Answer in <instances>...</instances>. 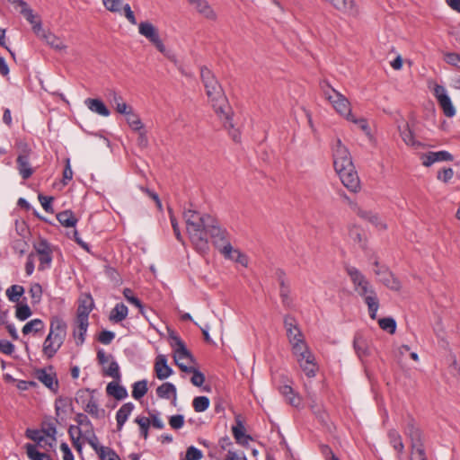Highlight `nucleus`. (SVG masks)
I'll use <instances>...</instances> for the list:
<instances>
[{
  "mask_svg": "<svg viewBox=\"0 0 460 460\" xmlns=\"http://www.w3.org/2000/svg\"><path fill=\"white\" fill-rule=\"evenodd\" d=\"M106 393L108 395L114 397L116 400H123L128 397L127 389L119 385L118 382H111L107 385Z\"/></svg>",
  "mask_w": 460,
  "mask_h": 460,
  "instance_id": "bb28decb",
  "label": "nucleus"
},
{
  "mask_svg": "<svg viewBox=\"0 0 460 460\" xmlns=\"http://www.w3.org/2000/svg\"><path fill=\"white\" fill-rule=\"evenodd\" d=\"M386 288L394 291H399L402 288L400 280L389 270L379 279Z\"/></svg>",
  "mask_w": 460,
  "mask_h": 460,
  "instance_id": "7c9ffc66",
  "label": "nucleus"
},
{
  "mask_svg": "<svg viewBox=\"0 0 460 460\" xmlns=\"http://www.w3.org/2000/svg\"><path fill=\"white\" fill-rule=\"evenodd\" d=\"M350 154L348 148L341 143L340 138H337L335 144L332 146V157L333 161L346 158L349 156Z\"/></svg>",
  "mask_w": 460,
  "mask_h": 460,
  "instance_id": "4c0bfd02",
  "label": "nucleus"
},
{
  "mask_svg": "<svg viewBox=\"0 0 460 460\" xmlns=\"http://www.w3.org/2000/svg\"><path fill=\"white\" fill-rule=\"evenodd\" d=\"M58 221L66 227L75 226L77 219L71 210H65L57 215Z\"/></svg>",
  "mask_w": 460,
  "mask_h": 460,
  "instance_id": "f704fd0d",
  "label": "nucleus"
},
{
  "mask_svg": "<svg viewBox=\"0 0 460 460\" xmlns=\"http://www.w3.org/2000/svg\"><path fill=\"white\" fill-rule=\"evenodd\" d=\"M202 457V452L197 447L190 446L187 448L185 457L181 460H200Z\"/></svg>",
  "mask_w": 460,
  "mask_h": 460,
  "instance_id": "13d9d810",
  "label": "nucleus"
},
{
  "mask_svg": "<svg viewBox=\"0 0 460 460\" xmlns=\"http://www.w3.org/2000/svg\"><path fill=\"white\" fill-rule=\"evenodd\" d=\"M358 215L361 218H364V219L369 221L371 224H373L376 226H380L382 229L386 228V226L380 221L378 215L376 213H373L372 211H366V210L359 209L358 212Z\"/></svg>",
  "mask_w": 460,
  "mask_h": 460,
  "instance_id": "ea45409f",
  "label": "nucleus"
},
{
  "mask_svg": "<svg viewBox=\"0 0 460 460\" xmlns=\"http://www.w3.org/2000/svg\"><path fill=\"white\" fill-rule=\"evenodd\" d=\"M398 130L400 132V136L402 141L407 145L418 149L420 147H424V145L414 139V135L412 130L410 128L409 124L407 122H403L402 125H398Z\"/></svg>",
  "mask_w": 460,
  "mask_h": 460,
  "instance_id": "6ab92c4d",
  "label": "nucleus"
},
{
  "mask_svg": "<svg viewBox=\"0 0 460 460\" xmlns=\"http://www.w3.org/2000/svg\"><path fill=\"white\" fill-rule=\"evenodd\" d=\"M127 123L135 131H140L144 125L137 114L135 113L134 110L125 115Z\"/></svg>",
  "mask_w": 460,
  "mask_h": 460,
  "instance_id": "79ce46f5",
  "label": "nucleus"
},
{
  "mask_svg": "<svg viewBox=\"0 0 460 460\" xmlns=\"http://www.w3.org/2000/svg\"><path fill=\"white\" fill-rule=\"evenodd\" d=\"M135 405L132 402L124 403L116 413L117 429L121 430L123 425L133 411Z\"/></svg>",
  "mask_w": 460,
  "mask_h": 460,
  "instance_id": "5701e85b",
  "label": "nucleus"
},
{
  "mask_svg": "<svg viewBox=\"0 0 460 460\" xmlns=\"http://www.w3.org/2000/svg\"><path fill=\"white\" fill-rule=\"evenodd\" d=\"M434 95L437 98L445 116L448 118L454 117L456 115V110L449 96L447 94L445 87L436 84L434 87Z\"/></svg>",
  "mask_w": 460,
  "mask_h": 460,
  "instance_id": "dca6fc26",
  "label": "nucleus"
},
{
  "mask_svg": "<svg viewBox=\"0 0 460 460\" xmlns=\"http://www.w3.org/2000/svg\"><path fill=\"white\" fill-rule=\"evenodd\" d=\"M276 279L279 284V296L284 307L291 309L294 306L293 298L291 297V289L289 282L283 270L278 269L275 272Z\"/></svg>",
  "mask_w": 460,
  "mask_h": 460,
  "instance_id": "9b49d317",
  "label": "nucleus"
},
{
  "mask_svg": "<svg viewBox=\"0 0 460 460\" xmlns=\"http://www.w3.org/2000/svg\"><path fill=\"white\" fill-rule=\"evenodd\" d=\"M333 166L336 172H341L342 171H351V168L354 167L352 163L351 156H347L346 158L339 159L333 161Z\"/></svg>",
  "mask_w": 460,
  "mask_h": 460,
  "instance_id": "c03bdc74",
  "label": "nucleus"
},
{
  "mask_svg": "<svg viewBox=\"0 0 460 460\" xmlns=\"http://www.w3.org/2000/svg\"><path fill=\"white\" fill-rule=\"evenodd\" d=\"M18 6L21 7L20 13L32 25V27L38 22H41L40 19L37 20V16L33 13L32 9L29 7L28 4L25 1H23V0L18 1Z\"/></svg>",
  "mask_w": 460,
  "mask_h": 460,
  "instance_id": "473e14b6",
  "label": "nucleus"
},
{
  "mask_svg": "<svg viewBox=\"0 0 460 460\" xmlns=\"http://www.w3.org/2000/svg\"><path fill=\"white\" fill-rule=\"evenodd\" d=\"M404 432L411 439V460H428L422 442V432L419 427H417L413 419H409Z\"/></svg>",
  "mask_w": 460,
  "mask_h": 460,
  "instance_id": "423d86ee",
  "label": "nucleus"
},
{
  "mask_svg": "<svg viewBox=\"0 0 460 460\" xmlns=\"http://www.w3.org/2000/svg\"><path fill=\"white\" fill-rule=\"evenodd\" d=\"M388 438L391 446L397 451L398 454H402L404 450V445L399 432L395 429L388 431Z\"/></svg>",
  "mask_w": 460,
  "mask_h": 460,
  "instance_id": "72a5a7b5",
  "label": "nucleus"
},
{
  "mask_svg": "<svg viewBox=\"0 0 460 460\" xmlns=\"http://www.w3.org/2000/svg\"><path fill=\"white\" fill-rule=\"evenodd\" d=\"M353 347L357 355L361 359L365 357L369 356L370 354L368 343L366 341V339H364V337L360 334L355 335L353 341Z\"/></svg>",
  "mask_w": 460,
  "mask_h": 460,
  "instance_id": "393cba45",
  "label": "nucleus"
},
{
  "mask_svg": "<svg viewBox=\"0 0 460 460\" xmlns=\"http://www.w3.org/2000/svg\"><path fill=\"white\" fill-rule=\"evenodd\" d=\"M284 327L286 329L289 343L292 346L293 354L301 353V350L305 351V349L308 347L295 317L289 314L286 315L284 317Z\"/></svg>",
  "mask_w": 460,
  "mask_h": 460,
  "instance_id": "0eeeda50",
  "label": "nucleus"
},
{
  "mask_svg": "<svg viewBox=\"0 0 460 460\" xmlns=\"http://www.w3.org/2000/svg\"><path fill=\"white\" fill-rule=\"evenodd\" d=\"M68 434L72 440L73 446L77 451L82 450V444L80 438L82 437V430L78 426L71 425L68 429Z\"/></svg>",
  "mask_w": 460,
  "mask_h": 460,
  "instance_id": "58836bf2",
  "label": "nucleus"
},
{
  "mask_svg": "<svg viewBox=\"0 0 460 460\" xmlns=\"http://www.w3.org/2000/svg\"><path fill=\"white\" fill-rule=\"evenodd\" d=\"M33 32L40 39L44 40L48 45L53 48L56 50H64L66 49V46L64 44L63 40L57 37L50 31H47L42 28L41 22H38L33 26Z\"/></svg>",
  "mask_w": 460,
  "mask_h": 460,
  "instance_id": "4468645a",
  "label": "nucleus"
},
{
  "mask_svg": "<svg viewBox=\"0 0 460 460\" xmlns=\"http://www.w3.org/2000/svg\"><path fill=\"white\" fill-rule=\"evenodd\" d=\"M444 59L447 64L460 68V54L454 52L447 53Z\"/></svg>",
  "mask_w": 460,
  "mask_h": 460,
  "instance_id": "774afa93",
  "label": "nucleus"
},
{
  "mask_svg": "<svg viewBox=\"0 0 460 460\" xmlns=\"http://www.w3.org/2000/svg\"><path fill=\"white\" fill-rule=\"evenodd\" d=\"M379 327L388 332L391 334H394L396 331V322L392 317H385L378 320Z\"/></svg>",
  "mask_w": 460,
  "mask_h": 460,
  "instance_id": "49530a36",
  "label": "nucleus"
},
{
  "mask_svg": "<svg viewBox=\"0 0 460 460\" xmlns=\"http://www.w3.org/2000/svg\"><path fill=\"white\" fill-rule=\"evenodd\" d=\"M114 338H115L114 332H112L111 331L104 330L100 332V334L98 336V341L102 344L108 345V344L111 343V341H113Z\"/></svg>",
  "mask_w": 460,
  "mask_h": 460,
  "instance_id": "338daca9",
  "label": "nucleus"
},
{
  "mask_svg": "<svg viewBox=\"0 0 460 460\" xmlns=\"http://www.w3.org/2000/svg\"><path fill=\"white\" fill-rule=\"evenodd\" d=\"M346 272L354 285L355 291L364 298L367 305L369 316L375 320L379 307V302L376 291L366 277L355 267H346Z\"/></svg>",
  "mask_w": 460,
  "mask_h": 460,
  "instance_id": "7ed1b4c3",
  "label": "nucleus"
},
{
  "mask_svg": "<svg viewBox=\"0 0 460 460\" xmlns=\"http://www.w3.org/2000/svg\"><path fill=\"white\" fill-rule=\"evenodd\" d=\"M192 374V376L190 378V382L195 386H201L203 383L205 382V376L203 373H201L199 369L196 367L193 371L190 372Z\"/></svg>",
  "mask_w": 460,
  "mask_h": 460,
  "instance_id": "680f3d73",
  "label": "nucleus"
},
{
  "mask_svg": "<svg viewBox=\"0 0 460 460\" xmlns=\"http://www.w3.org/2000/svg\"><path fill=\"white\" fill-rule=\"evenodd\" d=\"M170 339L172 341L171 346L173 349V358L175 363H178L182 360H186L188 362L195 361L194 357L186 348L184 342L177 334H175L174 332H171Z\"/></svg>",
  "mask_w": 460,
  "mask_h": 460,
  "instance_id": "9d476101",
  "label": "nucleus"
},
{
  "mask_svg": "<svg viewBox=\"0 0 460 460\" xmlns=\"http://www.w3.org/2000/svg\"><path fill=\"white\" fill-rule=\"evenodd\" d=\"M128 309L127 305H125L123 303H118L116 305L111 309L109 320L112 323H120L123 320H125L128 316Z\"/></svg>",
  "mask_w": 460,
  "mask_h": 460,
  "instance_id": "a878e982",
  "label": "nucleus"
},
{
  "mask_svg": "<svg viewBox=\"0 0 460 460\" xmlns=\"http://www.w3.org/2000/svg\"><path fill=\"white\" fill-rule=\"evenodd\" d=\"M342 184L350 191L357 192L360 189V181L355 167L351 171L338 172Z\"/></svg>",
  "mask_w": 460,
  "mask_h": 460,
  "instance_id": "f3484780",
  "label": "nucleus"
},
{
  "mask_svg": "<svg viewBox=\"0 0 460 460\" xmlns=\"http://www.w3.org/2000/svg\"><path fill=\"white\" fill-rule=\"evenodd\" d=\"M35 377L41 382L46 387L53 392L58 389V380L54 372V367L49 366L47 368H39L34 372Z\"/></svg>",
  "mask_w": 460,
  "mask_h": 460,
  "instance_id": "2eb2a0df",
  "label": "nucleus"
},
{
  "mask_svg": "<svg viewBox=\"0 0 460 460\" xmlns=\"http://www.w3.org/2000/svg\"><path fill=\"white\" fill-rule=\"evenodd\" d=\"M25 448L27 456L31 460H42V457H45L46 453L38 451L36 446L32 444H26Z\"/></svg>",
  "mask_w": 460,
  "mask_h": 460,
  "instance_id": "864d4df0",
  "label": "nucleus"
},
{
  "mask_svg": "<svg viewBox=\"0 0 460 460\" xmlns=\"http://www.w3.org/2000/svg\"><path fill=\"white\" fill-rule=\"evenodd\" d=\"M75 420L77 423L76 426H78L79 428H80V426L87 428L88 429L86 430V432H90V431L93 430V424H92L91 420H89V418L85 414L77 413L75 418Z\"/></svg>",
  "mask_w": 460,
  "mask_h": 460,
  "instance_id": "6e6d98bb",
  "label": "nucleus"
},
{
  "mask_svg": "<svg viewBox=\"0 0 460 460\" xmlns=\"http://www.w3.org/2000/svg\"><path fill=\"white\" fill-rule=\"evenodd\" d=\"M24 293V288L20 285H12L6 290V296L11 302L19 303L21 296Z\"/></svg>",
  "mask_w": 460,
  "mask_h": 460,
  "instance_id": "a19ab883",
  "label": "nucleus"
},
{
  "mask_svg": "<svg viewBox=\"0 0 460 460\" xmlns=\"http://www.w3.org/2000/svg\"><path fill=\"white\" fill-rule=\"evenodd\" d=\"M76 327L73 332V336L75 339L76 345H82L84 342V336L89 325L88 320L76 318Z\"/></svg>",
  "mask_w": 460,
  "mask_h": 460,
  "instance_id": "b1692460",
  "label": "nucleus"
},
{
  "mask_svg": "<svg viewBox=\"0 0 460 460\" xmlns=\"http://www.w3.org/2000/svg\"><path fill=\"white\" fill-rule=\"evenodd\" d=\"M132 396L136 400L141 399L147 393V381L141 380L134 383L132 386Z\"/></svg>",
  "mask_w": 460,
  "mask_h": 460,
  "instance_id": "37998d69",
  "label": "nucleus"
},
{
  "mask_svg": "<svg viewBox=\"0 0 460 460\" xmlns=\"http://www.w3.org/2000/svg\"><path fill=\"white\" fill-rule=\"evenodd\" d=\"M348 120L349 121H351L357 125H358V127L362 129V131H364L366 134H369L370 133V130H369V126H368V123L366 119L364 118H359V119H357L355 117V115L351 116V117H348Z\"/></svg>",
  "mask_w": 460,
  "mask_h": 460,
  "instance_id": "e2e57ef3",
  "label": "nucleus"
},
{
  "mask_svg": "<svg viewBox=\"0 0 460 460\" xmlns=\"http://www.w3.org/2000/svg\"><path fill=\"white\" fill-rule=\"evenodd\" d=\"M135 422L138 424L140 428V435L146 439L148 437V430L150 427V419L144 416H137L135 419Z\"/></svg>",
  "mask_w": 460,
  "mask_h": 460,
  "instance_id": "8fccbe9b",
  "label": "nucleus"
},
{
  "mask_svg": "<svg viewBox=\"0 0 460 460\" xmlns=\"http://www.w3.org/2000/svg\"><path fill=\"white\" fill-rule=\"evenodd\" d=\"M195 5L199 13H202L205 17L214 19L216 17L213 10L208 5L206 0H189Z\"/></svg>",
  "mask_w": 460,
  "mask_h": 460,
  "instance_id": "2f4dec72",
  "label": "nucleus"
},
{
  "mask_svg": "<svg viewBox=\"0 0 460 460\" xmlns=\"http://www.w3.org/2000/svg\"><path fill=\"white\" fill-rule=\"evenodd\" d=\"M232 432L236 443L241 446L245 447L252 440V437L245 433V428L240 416L235 418V425L232 427Z\"/></svg>",
  "mask_w": 460,
  "mask_h": 460,
  "instance_id": "a211bd4d",
  "label": "nucleus"
},
{
  "mask_svg": "<svg viewBox=\"0 0 460 460\" xmlns=\"http://www.w3.org/2000/svg\"><path fill=\"white\" fill-rule=\"evenodd\" d=\"M192 406L197 412L205 411L209 406V399L207 396H197L193 399Z\"/></svg>",
  "mask_w": 460,
  "mask_h": 460,
  "instance_id": "3c124183",
  "label": "nucleus"
},
{
  "mask_svg": "<svg viewBox=\"0 0 460 460\" xmlns=\"http://www.w3.org/2000/svg\"><path fill=\"white\" fill-rule=\"evenodd\" d=\"M232 116H233V113L230 116V123H231V125L229 123H226V119L225 118L220 119L222 120L225 128L228 129L229 135L231 136L232 139L234 142H240L241 133H240V131L237 128H234V124L232 122Z\"/></svg>",
  "mask_w": 460,
  "mask_h": 460,
  "instance_id": "603ef678",
  "label": "nucleus"
},
{
  "mask_svg": "<svg viewBox=\"0 0 460 460\" xmlns=\"http://www.w3.org/2000/svg\"><path fill=\"white\" fill-rule=\"evenodd\" d=\"M84 410L95 419H102L104 417L105 411L99 408V405L93 396L90 397L88 402L84 407Z\"/></svg>",
  "mask_w": 460,
  "mask_h": 460,
  "instance_id": "c756f323",
  "label": "nucleus"
},
{
  "mask_svg": "<svg viewBox=\"0 0 460 460\" xmlns=\"http://www.w3.org/2000/svg\"><path fill=\"white\" fill-rule=\"evenodd\" d=\"M44 329V323L41 319H33L28 322L23 327H22V333L24 335H27L31 332L38 333L41 332Z\"/></svg>",
  "mask_w": 460,
  "mask_h": 460,
  "instance_id": "e433bc0d",
  "label": "nucleus"
},
{
  "mask_svg": "<svg viewBox=\"0 0 460 460\" xmlns=\"http://www.w3.org/2000/svg\"><path fill=\"white\" fill-rule=\"evenodd\" d=\"M57 419L47 418L41 423V432L49 438L50 441H48V445L52 447L53 443L56 442L57 434Z\"/></svg>",
  "mask_w": 460,
  "mask_h": 460,
  "instance_id": "4be33fe9",
  "label": "nucleus"
},
{
  "mask_svg": "<svg viewBox=\"0 0 460 460\" xmlns=\"http://www.w3.org/2000/svg\"><path fill=\"white\" fill-rule=\"evenodd\" d=\"M18 150L19 154L16 159L17 169L22 178L23 180H27L34 172V170L30 164V155L31 153V149L26 143L20 142L18 144Z\"/></svg>",
  "mask_w": 460,
  "mask_h": 460,
  "instance_id": "6e6552de",
  "label": "nucleus"
},
{
  "mask_svg": "<svg viewBox=\"0 0 460 460\" xmlns=\"http://www.w3.org/2000/svg\"><path fill=\"white\" fill-rule=\"evenodd\" d=\"M296 360L300 367L308 377H314L318 370V367L314 362V357L308 349V348L301 350V353H295Z\"/></svg>",
  "mask_w": 460,
  "mask_h": 460,
  "instance_id": "ddd939ff",
  "label": "nucleus"
},
{
  "mask_svg": "<svg viewBox=\"0 0 460 460\" xmlns=\"http://www.w3.org/2000/svg\"><path fill=\"white\" fill-rule=\"evenodd\" d=\"M103 374L105 376L112 377L116 381L120 380L119 367L118 363L113 359L111 360L108 367L103 368Z\"/></svg>",
  "mask_w": 460,
  "mask_h": 460,
  "instance_id": "09e8293b",
  "label": "nucleus"
},
{
  "mask_svg": "<svg viewBox=\"0 0 460 460\" xmlns=\"http://www.w3.org/2000/svg\"><path fill=\"white\" fill-rule=\"evenodd\" d=\"M93 300L91 295H84L79 300L77 308L76 318L88 320L89 314L93 310Z\"/></svg>",
  "mask_w": 460,
  "mask_h": 460,
  "instance_id": "412c9836",
  "label": "nucleus"
},
{
  "mask_svg": "<svg viewBox=\"0 0 460 460\" xmlns=\"http://www.w3.org/2000/svg\"><path fill=\"white\" fill-rule=\"evenodd\" d=\"M102 4L110 12L118 13L121 10V0H102Z\"/></svg>",
  "mask_w": 460,
  "mask_h": 460,
  "instance_id": "0e129e2a",
  "label": "nucleus"
},
{
  "mask_svg": "<svg viewBox=\"0 0 460 460\" xmlns=\"http://www.w3.org/2000/svg\"><path fill=\"white\" fill-rule=\"evenodd\" d=\"M138 32L146 37L161 53L165 52V46L160 39L159 31L149 22H142L138 25Z\"/></svg>",
  "mask_w": 460,
  "mask_h": 460,
  "instance_id": "1a4fd4ad",
  "label": "nucleus"
},
{
  "mask_svg": "<svg viewBox=\"0 0 460 460\" xmlns=\"http://www.w3.org/2000/svg\"><path fill=\"white\" fill-rule=\"evenodd\" d=\"M182 215L189 238L198 252L201 254L208 252V238H210L214 246L226 258H231L232 245L228 234L220 226L216 217L192 208L184 209Z\"/></svg>",
  "mask_w": 460,
  "mask_h": 460,
  "instance_id": "f257e3e1",
  "label": "nucleus"
},
{
  "mask_svg": "<svg viewBox=\"0 0 460 460\" xmlns=\"http://www.w3.org/2000/svg\"><path fill=\"white\" fill-rule=\"evenodd\" d=\"M123 296L127 299L128 302L134 305L136 307L138 308V310H142V305H143L142 302L140 301L139 298H137V296H135L133 295V291L130 288H124Z\"/></svg>",
  "mask_w": 460,
  "mask_h": 460,
  "instance_id": "5fc2aeb1",
  "label": "nucleus"
},
{
  "mask_svg": "<svg viewBox=\"0 0 460 460\" xmlns=\"http://www.w3.org/2000/svg\"><path fill=\"white\" fill-rule=\"evenodd\" d=\"M32 314V312L30 306L27 304H20L16 305L15 316L20 321H25Z\"/></svg>",
  "mask_w": 460,
  "mask_h": 460,
  "instance_id": "de8ad7c7",
  "label": "nucleus"
},
{
  "mask_svg": "<svg viewBox=\"0 0 460 460\" xmlns=\"http://www.w3.org/2000/svg\"><path fill=\"white\" fill-rule=\"evenodd\" d=\"M38 199L46 212H48V213L54 212L52 205H51V203L54 199L53 197L39 194Z\"/></svg>",
  "mask_w": 460,
  "mask_h": 460,
  "instance_id": "052dcab7",
  "label": "nucleus"
},
{
  "mask_svg": "<svg viewBox=\"0 0 460 460\" xmlns=\"http://www.w3.org/2000/svg\"><path fill=\"white\" fill-rule=\"evenodd\" d=\"M29 293L31 294L32 304H38L40 302L42 288L39 283H34L31 285Z\"/></svg>",
  "mask_w": 460,
  "mask_h": 460,
  "instance_id": "4d7b16f0",
  "label": "nucleus"
},
{
  "mask_svg": "<svg viewBox=\"0 0 460 460\" xmlns=\"http://www.w3.org/2000/svg\"><path fill=\"white\" fill-rule=\"evenodd\" d=\"M33 247L39 256L40 270H44L49 268L52 261V247L46 239H40V241L33 244Z\"/></svg>",
  "mask_w": 460,
  "mask_h": 460,
  "instance_id": "f8f14e48",
  "label": "nucleus"
},
{
  "mask_svg": "<svg viewBox=\"0 0 460 460\" xmlns=\"http://www.w3.org/2000/svg\"><path fill=\"white\" fill-rule=\"evenodd\" d=\"M42 433L41 430L37 429H28L26 430V436L30 439L37 442L38 444H40L41 442H44L46 445H48V440L44 438V437L40 434Z\"/></svg>",
  "mask_w": 460,
  "mask_h": 460,
  "instance_id": "bf43d9fd",
  "label": "nucleus"
},
{
  "mask_svg": "<svg viewBox=\"0 0 460 460\" xmlns=\"http://www.w3.org/2000/svg\"><path fill=\"white\" fill-rule=\"evenodd\" d=\"M155 371L160 380L166 379L172 374V369L167 365V359L164 355H158L155 363Z\"/></svg>",
  "mask_w": 460,
  "mask_h": 460,
  "instance_id": "aec40b11",
  "label": "nucleus"
},
{
  "mask_svg": "<svg viewBox=\"0 0 460 460\" xmlns=\"http://www.w3.org/2000/svg\"><path fill=\"white\" fill-rule=\"evenodd\" d=\"M156 394L159 398L170 399L171 397H173L175 400L177 395L176 387L172 383H164L156 388Z\"/></svg>",
  "mask_w": 460,
  "mask_h": 460,
  "instance_id": "c85d7f7f",
  "label": "nucleus"
},
{
  "mask_svg": "<svg viewBox=\"0 0 460 460\" xmlns=\"http://www.w3.org/2000/svg\"><path fill=\"white\" fill-rule=\"evenodd\" d=\"M85 104L88 107V109L93 112H95L99 115L104 116V117H107L110 115L109 109L99 99H91V98L86 99Z\"/></svg>",
  "mask_w": 460,
  "mask_h": 460,
  "instance_id": "cd10ccee",
  "label": "nucleus"
},
{
  "mask_svg": "<svg viewBox=\"0 0 460 460\" xmlns=\"http://www.w3.org/2000/svg\"><path fill=\"white\" fill-rule=\"evenodd\" d=\"M200 77L215 112L219 119L225 118L226 123L231 125L230 116L232 114V108L228 104L224 90L215 75L208 67L202 66L200 68Z\"/></svg>",
  "mask_w": 460,
  "mask_h": 460,
  "instance_id": "f03ea898",
  "label": "nucleus"
},
{
  "mask_svg": "<svg viewBox=\"0 0 460 460\" xmlns=\"http://www.w3.org/2000/svg\"><path fill=\"white\" fill-rule=\"evenodd\" d=\"M66 330L67 324L61 317L55 315L50 318L49 332L42 344V353L47 358H52L62 347Z\"/></svg>",
  "mask_w": 460,
  "mask_h": 460,
  "instance_id": "20e7f679",
  "label": "nucleus"
},
{
  "mask_svg": "<svg viewBox=\"0 0 460 460\" xmlns=\"http://www.w3.org/2000/svg\"><path fill=\"white\" fill-rule=\"evenodd\" d=\"M279 392L287 399L289 404L296 407L299 405L300 399L296 396L293 388L290 385H285L283 386H280Z\"/></svg>",
  "mask_w": 460,
  "mask_h": 460,
  "instance_id": "c9c22d12",
  "label": "nucleus"
},
{
  "mask_svg": "<svg viewBox=\"0 0 460 460\" xmlns=\"http://www.w3.org/2000/svg\"><path fill=\"white\" fill-rule=\"evenodd\" d=\"M169 424L173 429H180L184 425V417L181 414L171 416L169 419Z\"/></svg>",
  "mask_w": 460,
  "mask_h": 460,
  "instance_id": "69168bd1",
  "label": "nucleus"
},
{
  "mask_svg": "<svg viewBox=\"0 0 460 460\" xmlns=\"http://www.w3.org/2000/svg\"><path fill=\"white\" fill-rule=\"evenodd\" d=\"M320 88L324 97L332 104L333 108L339 114L343 116L347 120L348 117L353 116L349 100L332 88L327 81H321Z\"/></svg>",
  "mask_w": 460,
  "mask_h": 460,
  "instance_id": "39448f33",
  "label": "nucleus"
},
{
  "mask_svg": "<svg viewBox=\"0 0 460 460\" xmlns=\"http://www.w3.org/2000/svg\"><path fill=\"white\" fill-rule=\"evenodd\" d=\"M90 432H91L92 436L87 438L88 444L96 452V454L98 455L99 458H103L104 457L103 452H104L105 448H107L108 447L101 446L99 444L98 438L93 433V430L90 431Z\"/></svg>",
  "mask_w": 460,
  "mask_h": 460,
  "instance_id": "a18cd8bd",
  "label": "nucleus"
}]
</instances>
